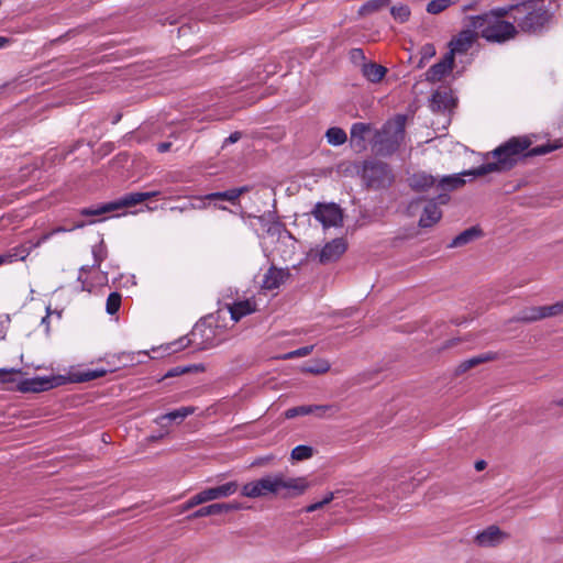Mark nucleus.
<instances>
[{
    "mask_svg": "<svg viewBox=\"0 0 563 563\" xmlns=\"http://www.w3.org/2000/svg\"><path fill=\"white\" fill-rule=\"evenodd\" d=\"M532 141L529 136H512L501 143L487 156L494 158L493 162L482 164L471 172L474 176H485L490 173H504L512 169L520 161L527 157L541 156L551 153L563 146V143L555 141L538 145L531 148Z\"/></svg>",
    "mask_w": 563,
    "mask_h": 563,
    "instance_id": "1",
    "label": "nucleus"
},
{
    "mask_svg": "<svg viewBox=\"0 0 563 563\" xmlns=\"http://www.w3.org/2000/svg\"><path fill=\"white\" fill-rule=\"evenodd\" d=\"M510 19L519 32L542 35L553 21L554 14L544 0H520L508 4Z\"/></svg>",
    "mask_w": 563,
    "mask_h": 563,
    "instance_id": "2",
    "label": "nucleus"
},
{
    "mask_svg": "<svg viewBox=\"0 0 563 563\" xmlns=\"http://www.w3.org/2000/svg\"><path fill=\"white\" fill-rule=\"evenodd\" d=\"M510 18L508 4L494 8L479 15L468 16L470 26L477 30L479 36L490 43H505L518 35V30L512 22L506 21Z\"/></svg>",
    "mask_w": 563,
    "mask_h": 563,
    "instance_id": "3",
    "label": "nucleus"
},
{
    "mask_svg": "<svg viewBox=\"0 0 563 563\" xmlns=\"http://www.w3.org/2000/svg\"><path fill=\"white\" fill-rule=\"evenodd\" d=\"M307 488L306 478L286 477L283 473H276L246 483L242 487V495L249 498H258L274 494L288 498L301 495Z\"/></svg>",
    "mask_w": 563,
    "mask_h": 563,
    "instance_id": "4",
    "label": "nucleus"
},
{
    "mask_svg": "<svg viewBox=\"0 0 563 563\" xmlns=\"http://www.w3.org/2000/svg\"><path fill=\"white\" fill-rule=\"evenodd\" d=\"M406 117L398 114L387 121L380 130L375 131L372 150L378 156L394 154L405 139Z\"/></svg>",
    "mask_w": 563,
    "mask_h": 563,
    "instance_id": "5",
    "label": "nucleus"
},
{
    "mask_svg": "<svg viewBox=\"0 0 563 563\" xmlns=\"http://www.w3.org/2000/svg\"><path fill=\"white\" fill-rule=\"evenodd\" d=\"M158 191L130 192L114 201L82 208L79 213L82 217H100L104 213L113 212L125 207L135 206L150 198L158 196Z\"/></svg>",
    "mask_w": 563,
    "mask_h": 563,
    "instance_id": "6",
    "label": "nucleus"
},
{
    "mask_svg": "<svg viewBox=\"0 0 563 563\" xmlns=\"http://www.w3.org/2000/svg\"><path fill=\"white\" fill-rule=\"evenodd\" d=\"M362 177L366 186L372 189L389 187L394 180L389 166L379 161L365 162Z\"/></svg>",
    "mask_w": 563,
    "mask_h": 563,
    "instance_id": "7",
    "label": "nucleus"
},
{
    "mask_svg": "<svg viewBox=\"0 0 563 563\" xmlns=\"http://www.w3.org/2000/svg\"><path fill=\"white\" fill-rule=\"evenodd\" d=\"M66 378L57 376H36L18 382L15 389L20 393H42L58 387L65 383Z\"/></svg>",
    "mask_w": 563,
    "mask_h": 563,
    "instance_id": "8",
    "label": "nucleus"
},
{
    "mask_svg": "<svg viewBox=\"0 0 563 563\" xmlns=\"http://www.w3.org/2000/svg\"><path fill=\"white\" fill-rule=\"evenodd\" d=\"M213 330L209 327L196 324L194 330L190 333V338H181L177 342H174L172 345L174 349L173 352H177L187 347L190 343H196L200 350H206L213 347L216 344L212 341Z\"/></svg>",
    "mask_w": 563,
    "mask_h": 563,
    "instance_id": "9",
    "label": "nucleus"
},
{
    "mask_svg": "<svg viewBox=\"0 0 563 563\" xmlns=\"http://www.w3.org/2000/svg\"><path fill=\"white\" fill-rule=\"evenodd\" d=\"M324 228L342 224V212L335 203H317L311 212Z\"/></svg>",
    "mask_w": 563,
    "mask_h": 563,
    "instance_id": "10",
    "label": "nucleus"
},
{
    "mask_svg": "<svg viewBox=\"0 0 563 563\" xmlns=\"http://www.w3.org/2000/svg\"><path fill=\"white\" fill-rule=\"evenodd\" d=\"M476 31L477 30H474L470 25L468 29L462 30L455 37L450 41V51L448 54H452V58L454 59L456 54L466 53L479 35V33Z\"/></svg>",
    "mask_w": 563,
    "mask_h": 563,
    "instance_id": "11",
    "label": "nucleus"
},
{
    "mask_svg": "<svg viewBox=\"0 0 563 563\" xmlns=\"http://www.w3.org/2000/svg\"><path fill=\"white\" fill-rule=\"evenodd\" d=\"M346 242L343 238H336L328 242L319 254V262L327 264L336 261L345 251Z\"/></svg>",
    "mask_w": 563,
    "mask_h": 563,
    "instance_id": "12",
    "label": "nucleus"
},
{
    "mask_svg": "<svg viewBox=\"0 0 563 563\" xmlns=\"http://www.w3.org/2000/svg\"><path fill=\"white\" fill-rule=\"evenodd\" d=\"M454 66V59L452 58V54H445L441 60L432 65L426 73V80L430 82L440 81L444 76H446Z\"/></svg>",
    "mask_w": 563,
    "mask_h": 563,
    "instance_id": "13",
    "label": "nucleus"
},
{
    "mask_svg": "<svg viewBox=\"0 0 563 563\" xmlns=\"http://www.w3.org/2000/svg\"><path fill=\"white\" fill-rule=\"evenodd\" d=\"M239 509H241V505L239 503H217L199 508L190 516H188V519H197L213 515H221L223 512H230Z\"/></svg>",
    "mask_w": 563,
    "mask_h": 563,
    "instance_id": "14",
    "label": "nucleus"
},
{
    "mask_svg": "<svg viewBox=\"0 0 563 563\" xmlns=\"http://www.w3.org/2000/svg\"><path fill=\"white\" fill-rule=\"evenodd\" d=\"M289 276L290 273L287 268H277L276 266H271L264 274L262 287L266 290L276 289L283 285Z\"/></svg>",
    "mask_w": 563,
    "mask_h": 563,
    "instance_id": "15",
    "label": "nucleus"
},
{
    "mask_svg": "<svg viewBox=\"0 0 563 563\" xmlns=\"http://www.w3.org/2000/svg\"><path fill=\"white\" fill-rule=\"evenodd\" d=\"M239 488L236 482H228L217 487L206 488L200 492L203 504L233 495Z\"/></svg>",
    "mask_w": 563,
    "mask_h": 563,
    "instance_id": "16",
    "label": "nucleus"
},
{
    "mask_svg": "<svg viewBox=\"0 0 563 563\" xmlns=\"http://www.w3.org/2000/svg\"><path fill=\"white\" fill-rule=\"evenodd\" d=\"M372 131L369 123L356 122L351 126V146L356 152L366 150V139L368 133Z\"/></svg>",
    "mask_w": 563,
    "mask_h": 563,
    "instance_id": "17",
    "label": "nucleus"
},
{
    "mask_svg": "<svg viewBox=\"0 0 563 563\" xmlns=\"http://www.w3.org/2000/svg\"><path fill=\"white\" fill-rule=\"evenodd\" d=\"M332 410V406L328 405H302L289 408L285 411L286 419H292L299 416H307L314 413L318 417H324L328 411Z\"/></svg>",
    "mask_w": 563,
    "mask_h": 563,
    "instance_id": "18",
    "label": "nucleus"
},
{
    "mask_svg": "<svg viewBox=\"0 0 563 563\" xmlns=\"http://www.w3.org/2000/svg\"><path fill=\"white\" fill-rule=\"evenodd\" d=\"M473 169H470V170H465V172H462L460 174H453V175H448V176H443L441 179L437 180V187L441 190H444V191H451V190H455L462 186L465 185V176H473L475 177L471 172Z\"/></svg>",
    "mask_w": 563,
    "mask_h": 563,
    "instance_id": "19",
    "label": "nucleus"
},
{
    "mask_svg": "<svg viewBox=\"0 0 563 563\" xmlns=\"http://www.w3.org/2000/svg\"><path fill=\"white\" fill-rule=\"evenodd\" d=\"M442 217V212L438 207L435 200H429L423 208L422 214L419 219V225L421 228H431Z\"/></svg>",
    "mask_w": 563,
    "mask_h": 563,
    "instance_id": "20",
    "label": "nucleus"
},
{
    "mask_svg": "<svg viewBox=\"0 0 563 563\" xmlns=\"http://www.w3.org/2000/svg\"><path fill=\"white\" fill-rule=\"evenodd\" d=\"M504 536L505 534L497 526H489L487 529L477 533L475 540L481 547H493L498 544Z\"/></svg>",
    "mask_w": 563,
    "mask_h": 563,
    "instance_id": "21",
    "label": "nucleus"
},
{
    "mask_svg": "<svg viewBox=\"0 0 563 563\" xmlns=\"http://www.w3.org/2000/svg\"><path fill=\"white\" fill-rule=\"evenodd\" d=\"M196 407L186 406L161 415L155 419V422L161 427H165V421H176L177 423L183 422L188 416L195 413Z\"/></svg>",
    "mask_w": 563,
    "mask_h": 563,
    "instance_id": "22",
    "label": "nucleus"
},
{
    "mask_svg": "<svg viewBox=\"0 0 563 563\" xmlns=\"http://www.w3.org/2000/svg\"><path fill=\"white\" fill-rule=\"evenodd\" d=\"M409 186L415 191H424L434 185H437V179L430 174H427L426 172H419L411 175L408 179Z\"/></svg>",
    "mask_w": 563,
    "mask_h": 563,
    "instance_id": "23",
    "label": "nucleus"
},
{
    "mask_svg": "<svg viewBox=\"0 0 563 563\" xmlns=\"http://www.w3.org/2000/svg\"><path fill=\"white\" fill-rule=\"evenodd\" d=\"M231 319L235 322L255 311V303L250 300L235 301L229 306Z\"/></svg>",
    "mask_w": 563,
    "mask_h": 563,
    "instance_id": "24",
    "label": "nucleus"
},
{
    "mask_svg": "<svg viewBox=\"0 0 563 563\" xmlns=\"http://www.w3.org/2000/svg\"><path fill=\"white\" fill-rule=\"evenodd\" d=\"M362 75L371 82H379L387 73V69L376 63H363Z\"/></svg>",
    "mask_w": 563,
    "mask_h": 563,
    "instance_id": "25",
    "label": "nucleus"
},
{
    "mask_svg": "<svg viewBox=\"0 0 563 563\" xmlns=\"http://www.w3.org/2000/svg\"><path fill=\"white\" fill-rule=\"evenodd\" d=\"M31 253V247L18 245L10 249L8 252L0 254V265L10 264L15 261H24Z\"/></svg>",
    "mask_w": 563,
    "mask_h": 563,
    "instance_id": "26",
    "label": "nucleus"
},
{
    "mask_svg": "<svg viewBox=\"0 0 563 563\" xmlns=\"http://www.w3.org/2000/svg\"><path fill=\"white\" fill-rule=\"evenodd\" d=\"M482 235V230L477 227H471L460 234H457L452 242L449 244V247H460L466 245L474 241L475 239Z\"/></svg>",
    "mask_w": 563,
    "mask_h": 563,
    "instance_id": "27",
    "label": "nucleus"
},
{
    "mask_svg": "<svg viewBox=\"0 0 563 563\" xmlns=\"http://www.w3.org/2000/svg\"><path fill=\"white\" fill-rule=\"evenodd\" d=\"M539 320H542L540 307H526L510 319L511 322L525 323L536 322Z\"/></svg>",
    "mask_w": 563,
    "mask_h": 563,
    "instance_id": "28",
    "label": "nucleus"
},
{
    "mask_svg": "<svg viewBox=\"0 0 563 563\" xmlns=\"http://www.w3.org/2000/svg\"><path fill=\"white\" fill-rule=\"evenodd\" d=\"M494 358L492 353L481 354L477 356H473L468 360H465L459 364L456 367V374H462L467 372L468 369Z\"/></svg>",
    "mask_w": 563,
    "mask_h": 563,
    "instance_id": "29",
    "label": "nucleus"
},
{
    "mask_svg": "<svg viewBox=\"0 0 563 563\" xmlns=\"http://www.w3.org/2000/svg\"><path fill=\"white\" fill-rule=\"evenodd\" d=\"M389 3L390 0H368L360 7L357 13L361 16H366L380 11L385 7L389 5Z\"/></svg>",
    "mask_w": 563,
    "mask_h": 563,
    "instance_id": "30",
    "label": "nucleus"
},
{
    "mask_svg": "<svg viewBox=\"0 0 563 563\" xmlns=\"http://www.w3.org/2000/svg\"><path fill=\"white\" fill-rule=\"evenodd\" d=\"M451 97L445 91H439L432 93L431 107L433 110H446L451 106Z\"/></svg>",
    "mask_w": 563,
    "mask_h": 563,
    "instance_id": "31",
    "label": "nucleus"
},
{
    "mask_svg": "<svg viewBox=\"0 0 563 563\" xmlns=\"http://www.w3.org/2000/svg\"><path fill=\"white\" fill-rule=\"evenodd\" d=\"M325 137L328 143L333 146H340L344 144L347 140L345 131L336 126L328 129Z\"/></svg>",
    "mask_w": 563,
    "mask_h": 563,
    "instance_id": "32",
    "label": "nucleus"
},
{
    "mask_svg": "<svg viewBox=\"0 0 563 563\" xmlns=\"http://www.w3.org/2000/svg\"><path fill=\"white\" fill-rule=\"evenodd\" d=\"M107 373H112V368H103L102 367V368L82 371L76 375V382H80V383L90 382V380H93V379L104 376Z\"/></svg>",
    "mask_w": 563,
    "mask_h": 563,
    "instance_id": "33",
    "label": "nucleus"
},
{
    "mask_svg": "<svg viewBox=\"0 0 563 563\" xmlns=\"http://www.w3.org/2000/svg\"><path fill=\"white\" fill-rule=\"evenodd\" d=\"M457 1L459 0H431L426 7V11L429 14H440Z\"/></svg>",
    "mask_w": 563,
    "mask_h": 563,
    "instance_id": "34",
    "label": "nucleus"
},
{
    "mask_svg": "<svg viewBox=\"0 0 563 563\" xmlns=\"http://www.w3.org/2000/svg\"><path fill=\"white\" fill-rule=\"evenodd\" d=\"M133 355L129 353H120L117 355L111 356V361H107L108 367L112 368V372H114L118 368L124 367L129 364V362H133Z\"/></svg>",
    "mask_w": 563,
    "mask_h": 563,
    "instance_id": "35",
    "label": "nucleus"
},
{
    "mask_svg": "<svg viewBox=\"0 0 563 563\" xmlns=\"http://www.w3.org/2000/svg\"><path fill=\"white\" fill-rule=\"evenodd\" d=\"M390 14L397 22L405 23L409 20L411 11L407 4H397L390 8Z\"/></svg>",
    "mask_w": 563,
    "mask_h": 563,
    "instance_id": "36",
    "label": "nucleus"
},
{
    "mask_svg": "<svg viewBox=\"0 0 563 563\" xmlns=\"http://www.w3.org/2000/svg\"><path fill=\"white\" fill-rule=\"evenodd\" d=\"M121 294H119L118 291H113L108 296L106 302V311L108 314L113 316L119 311L121 306Z\"/></svg>",
    "mask_w": 563,
    "mask_h": 563,
    "instance_id": "37",
    "label": "nucleus"
},
{
    "mask_svg": "<svg viewBox=\"0 0 563 563\" xmlns=\"http://www.w3.org/2000/svg\"><path fill=\"white\" fill-rule=\"evenodd\" d=\"M201 200V198H199ZM202 199H206V200H225V201H229L231 203H235L236 200H235V197H234V194H233V189H228V190H224V191H216V192H210L206 196L202 197Z\"/></svg>",
    "mask_w": 563,
    "mask_h": 563,
    "instance_id": "38",
    "label": "nucleus"
},
{
    "mask_svg": "<svg viewBox=\"0 0 563 563\" xmlns=\"http://www.w3.org/2000/svg\"><path fill=\"white\" fill-rule=\"evenodd\" d=\"M542 319L563 314V300L549 306H540Z\"/></svg>",
    "mask_w": 563,
    "mask_h": 563,
    "instance_id": "39",
    "label": "nucleus"
},
{
    "mask_svg": "<svg viewBox=\"0 0 563 563\" xmlns=\"http://www.w3.org/2000/svg\"><path fill=\"white\" fill-rule=\"evenodd\" d=\"M313 449L308 445H297L291 451V459L296 461H303L311 457Z\"/></svg>",
    "mask_w": 563,
    "mask_h": 563,
    "instance_id": "40",
    "label": "nucleus"
},
{
    "mask_svg": "<svg viewBox=\"0 0 563 563\" xmlns=\"http://www.w3.org/2000/svg\"><path fill=\"white\" fill-rule=\"evenodd\" d=\"M330 363L327 360H317L308 365L305 371L311 374H323L330 369Z\"/></svg>",
    "mask_w": 563,
    "mask_h": 563,
    "instance_id": "41",
    "label": "nucleus"
},
{
    "mask_svg": "<svg viewBox=\"0 0 563 563\" xmlns=\"http://www.w3.org/2000/svg\"><path fill=\"white\" fill-rule=\"evenodd\" d=\"M65 231H67L65 228L58 227V228L52 230L51 232L43 234L36 242H34V243L30 242L29 244H23V245L25 247H31V251H32L33 249L41 246L43 243H45L47 240H49L54 234L59 233V232H65Z\"/></svg>",
    "mask_w": 563,
    "mask_h": 563,
    "instance_id": "42",
    "label": "nucleus"
},
{
    "mask_svg": "<svg viewBox=\"0 0 563 563\" xmlns=\"http://www.w3.org/2000/svg\"><path fill=\"white\" fill-rule=\"evenodd\" d=\"M92 267H99L107 256L106 247L102 242L98 246L92 247Z\"/></svg>",
    "mask_w": 563,
    "mask_h": 563,
    "instance_id": "43",
    "label": "nucleus"
},
{
    "mask_svg": "<svg viewBox=\"0 0 563 563\" xmlns=\"http://www.w3.org/2000/svg\"><path fill=\"white\" fill-rule=\"evenodd\" d=\"M15 374H21V369L0 368V383H2V384L13 383L15 380L14 379Z\"/></svg>",
    "mask_w": 563,
    "mask_h": 563,
    "instance_id": "44",
    "label": "nucleus"
},
{
    "mask_svg": "<svg viewBox=\"0 0 563 563\" xmlns=\"http://www.w3.org/2000/svg\"><path fill=\"white\" fill-rule=\"evenodd\" d=\"M313 350V345H307L291 351L285 355V358H296L309 355Z\"/></svg>",
    "mask_w": 563,
    "mask_h": 563,
    "instance_id": "45",
    "label": "nucleus"
},
{
    "mask_svg": "<svg viewBox=\"0 0 563 563\" xmlns=\"http://www.w3.org/2000/svg\"><path fill=\"white\" fill-rule=\"evenodd\" d=\"M434 55H435V47H434V45L431 44V43L424 44L421 47V59H420L419 66H421L424 60L430 59Z\"/></svg>",
    "mask_w": 563,
    "mask_h": 563,
    "instance_id": "46",
    "label": "nucleus"
},
{
    "mask_svg": "<svg viewBox=\"0 0 563 563\" xmlns=\"http://www.w3.org/2000/svg\"><path fill=\"white\" fill-rule=\"evenodd\" d=\"M203 504L200 493L190 497L185 504L181 505V511H187L198 505Z\"/></svg>",
    "mask_w": 563,
    "mask_h": 563,
    "instance_id": "47",
    "label": "nucleus"
},
{
    "mask_svg": "<svg viewBox=\"0 0 563 563\" xmlns=\"http://www.w3.org/2000/svg\"><path fill=\"white\" fill-rule=\"evenodd\" d=\"M265 230L269 235H280V233L285 231V225L282 222H275L268 224V227Z\"/></svg>",
    "mask_w": 563,
    "mask_h": 563,
    "instance_id": "48",
    "label": "nucleus"
},
{
    "mask_svg": "<svg viewBox=\"0 0 563 563\" xmlns=\"http://www.w3.org/2000/svg\"><path fill=\"white\" fill-rule=\"evenodd\" d=\"M260 223H264V220H267V224L280 222L278 216L275 211H268L260 217H257Z\"/></svg>",
    "mask_w": 563,
    "mask_h": 563,
    "instance_id": "49",
    "label": "nucleus"
},
{
    "mask_svg": "<svg viewBox=\"0 0 563 563\" xmlns=\"http://www.w3.org/2000/svg\"><path fill=\"white\" fill-rule=\"evenodd\" d=\"M350 56L353 63H366L365 62V55L362 48H353L350 52Z\"/></svg>",
    "mask_w": 563,
    "mask_h": 563,
    "instance_id": "50",
    "label": "nucleus"
},
{
    "mask_svg": "<svg viewBox=\"0 0 563 563\" xmlns=\"http://www.w3.org/2000/svg\"><path fill=\"white\" fill-rule=\"evenodd\" d=\"M189 371L188 367H180V366H177V367H174L172 369H169L166 374H165V378L167 377H175V376H178L180 374H184V373H187Z\"/></svg>",
    "mask_w": 563,
    "mask_h": 563,
    "instance_id": "51",
    "label": "nucleus"
},
{
    "mask_svg": "<svg viewBox=\"0 0 563 563\" xmlns=\"http://www.w3.org/2000/svg\"><path fill=\"white\" fill-rule=\"evenodd\" d=\"M242 137V134L241 132H233L231 133L224 141H223V147L229 145V144H233V143H236Z\"/></svg>",
    "mask_w": 563,
    "mask_h": 563,
    "instance_id": "52",
    "label": "nucleus"
},
{
    "mask_svg": "<svg viewBox=\"0 0 563 563\" xmlns=\"http://www.w3.org/2000/svg\"><path fill=\"white\" fill-rule=\"evenodd\" d=\"M232 189H233V194H234L235 200L238 201V199H239L242 195H244V194H246V192L251 191L252 187H251V186H249V185H245V186H241V187H236V188H232Z\"/></svg>",
    "mask_w": 563,
    "mask_h": 563,
    "instance_id": "53",
    "label": "nucleus"
},
{
    "mask_svg": "<svg viewBox=\"0 0 563 563\" xmlns=\"http://www.w3.org/2000/svg\"><path fill=\"white\" fill-rule=\"evenodd\" d=\"M206 205L202 203L201 206H195L194 203H188L186 206H183V207H172L170 210L172 211H179V212H183V211H186V210H189V209H202L205 208Z\"/></svg>",
    "mask_w": 563,
    "mask_h": 563,
    "instance_id": "54",
    "label": "nucleus"
},
{
    "mask_svg": "<svg viewBox=\"0 0 563 563\" xmlns=\"http://www.w3.org/2000/svg\"><path fill=\"white\" fill-rule=\"evenodd\" d=\"M432 200H435V202L438 203V207L440 205H445L449 202L450 200V196L448 194H439L435 198H433Z\"/></svg>",
    "mask_w": 563,
    "mask_h": 563,
    "instance_id": "55",
    "label": "nucleus"
},
{
    "mask_svg": "<svg viewBox=\"0 0 563 563\" xmlns=\"http://www.w3.org/2000/svg\"><path fill=\"white\" fill-rule=\"evenodd\" d=\"M172 143L170 142H162L157 144V151L159 153H166L170 150Z\"/></svg>",
    "mask_w": 563,
    "mask_h": 563,
    "instance_id": "56",
    "label": "nucleus"
},
{
    "mask_svg": "<svg viewBox=\"0 0 563 563\" xmlns=\"http://www.w3.org/2000/svg\"><path fill=\"white\" fill-rule=\"evenodd\" d=\"M321 507H323V504H321V501H318V503L309 505L306 510H307V512H312V511L318 510Z\"/></svg>",
    "mask_w": 563,
    "mask_h": 563,
    "instance_id": "57",
    "label": "nucleus"
},
{
    "mask_svg": "<svg viewBox=\"0 0 563 563\" xmlns=\"http://www.w3.org/2000/svg\"><path fill=\"white\" fill-rule=\"evenodd\" d=\"M333 498H334L333 493H329V494H327V495H325V497L321 500V504H323V506H324V505L329 504L330 501H332V500H333Z\"/></svg>",
    "mask_w": 563,
    "mask_h": 563,
    "instance_id": "58",
    "label": "nucleus"
},
{
    "mask_svg": "<svg viewBox=\"0 0 563 563\" xmlns=\"http://www.w3.org/2000/svg\"><path fill=\"white\" fill-rule=\"evenodd\" d=\"M486 467V462L484 460H479L475 463L476 471H483Z\"/></svg>",
    "mask_w": 563,
    "mask_h": 563,
    "instance_id": "59",
    "label": "nucleus"
},
{
    "mask_svg": "<svg viewBox=\"0 0 563 563\" xmlns=\"http://www.w3.org/2000/svg\"><path fill=\"white\" fill-rule=\"evenodd\" d=\"M97 222V220H90L88 222H77L75 225H74V229H80V228H84L86 224H92Z\"/></svg>",
    "mask_w": 563,
    "mask_h": 563,
    "instance_id": "60",
    "label": "nucleus"
},
{
    "mask_svg": "<svg viewBox=\"0 0 563 563\" xmlns=\"http://www.w3.org/2000/svg\"><path fill=\"white\" fill-rule=\"evenodd\" d=\"M10 40L5 36H0V48L5 47L9 44Z\"/></svg>",
    "mask_w": 563,
    "mask_h": 563,
    "instance_id": "61",
    "label": "nucleus"
},
{
    "mask_svg": "<svg viewBox=\"0 0 563 563\" xmlns=\"http://www.w3.org/2000/svg\"><path fill=\"white\" fill-rule=\"evenodd\" d=\"M475 5H476V2L463 5L462 11L466 12L468 10H473V9H475Z\"/></svg>",
    "mask_w": 563,
    "mask_h": 563,
    "instance_id": "62",
    "label": "nucleus"
},
{
    "mask_svg": "<svg viewBox=\"0 0 563 563\" xmlns=\"http://www.w3.org/2000/svg\"><path fill=\"white\" fill-rule=\"evenodd\" d=\"M268 460H269V457L258 459L255 462H253V465H262Z\"/></svg>",
    "mask_w": 563,
    "mask_h": 563,
    "instance_id": "63",
    "label": "nucleus"
},
{
    "mask_svg": "<svg viewBox=\"0 0 563 563\" xmlns=\"http://www.w3.org/2000/svg\"><path fill=\"white\" fill-rule=\"evenodd\" d=\"M91 269V266L89 265H84L80 267V273H89Z\"/></svg>",
    "mask_w": 563,
    "mask_h": 563,
    "instance_id": "64",
    "label": "nucleus"
}]
</instances>
